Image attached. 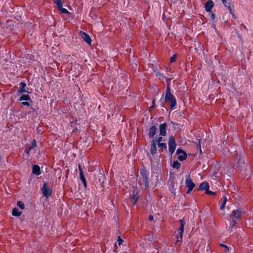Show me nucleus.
Listing matches in <instances>:
<instances>
[{"instance_id": "1", "label": "nucleus", "mask_w": 253, "mask_h": 253, "mask_svg": "<svg viewBox=\"0 0 253 253\" xmlns=\"http://www.w3.org/2000/svg\"><path fill=\"white\" fill-rule=\"evenodd\" d=\"M164 95V94L160 100V102L161 103V107H164L163 101H165V102L169 103L171 110L174 109L176 105V100L174 96L171 93L170 85L169 83L167 84V89L164 99L163 98Z\"/></svg>"}, {"instance_id": "2", "label": "nucleus", "mask_w": 253, "mask_h": 253, "mask_svg": "<svg viewBox=\"0 0 253 253\" xmlns=\"http://www.w3.org/2000/svg\"><path fill=\"white\" fill-rule=\"evenodd\" d=\"M140 174L143 182L144 183L145 189H148L149 187V172L146 168L143 167L140 169Z\"/></svg>"}, {"instance_id": "3", "label": "nucleus", "mask_w": 253, "mask_h": 253, "mask_svg": "<svg viewBox=\"0 0 253 253\" xmlns=\"http://www.w3.org/2000/svg\"><path fill=\"white\" fill-rule=\"evenodd\" d=\"M168 144L169 152L172 155L174 153L176 146L175 139L172 135L169 137Z\"/></svg>"}, {"instance_id": "4", "label": "nucleus", "mask_w": 253, "mask_h": 253, "mask_svg": "<svg viewBox=\"0 0 253 253\" xmlns=\"http://www.w3.org/2000/svg\"><path fill=\"white\" fill-rule=\"evenodd\" d=\"M42 192L43 195L46 198L51 197L52 196V191L48 187L47 183L45 181H43V186L42 188Z\"/></svg>"}, {"instance_id": "5", "label": "nucleus", "mask_w": 253, "mask_h": 253, "mask_svg": "<svg viewBox=\"0 0 253 253\" xmlns=\"http://www.w3.org/2000/svg\"><path fill=\"white\" fill-rule=\"evenodd\" d=\"M174 176L173 174L170 173L169 181V189L174 195L175 194V191L174 188Z\"/></svg>"}, {"instance_id": "6", "label": "nucleus", "mask_w": 253, "mask_h": 253, "mask_svg": "<svg viewBox=\"0 0 253 253\" xmlns=\"http://www.w3.org/2000/svg\"><path fill=\"white\" fill-rule=\"evenodd\" d=\"M176 154L178 155V159L180 161H183L187 157V153L180 148H178L176 152Z\"/></svg>"}, {"instance_id": "7", "label": "nucleus", "mask_w": 253, "mask_h": 253, "mask_svg": "<svg viewBox=\"0 0 253 253\" xmlns=\"http://www.w3.org/2000/svg\"><path fill=\"white\" fill-rule=\"evenodd\" d=\"M79 35L81 39L85 42L88 44H91L92 40L88 34H86L85 32L82 31H81L79 33Z\"/></svg>"}, {"instance_id": "8", "label": "nucleus", "mask_w": 253, "mask_h": 253, "mask_svg": "<svg viewBox=\"0 0 253 253\" xmlns=\"http://www.w3.org/2000/svg\"><path fill=\"white\" fill-rule=\"evenodd\" d=\"M185 185L186 186L188 187V188L193 189L195 186V184L191 178L190 174H188L186 176Z\"/></svg>"}, {"instance_id": "9", "label": "nucleus", "mask_w": 253, "mask_h": 253, "mask_svg": "<svg viewBox=\"0 0 253 253\" xmlns=\"http://www.w3.org/2000/svg\"><path fill=\"white\" fill-rule=\"evenodd\" d=\"M139 197L140 196L138 195V191L135 190H133L132 194L130 197V199L132 202L133 205L136 204L137 201H138Z\"/></svg>"}, {"instance_id": "10", "label": "nucleus", "mask_w": 253, "mask_h": 253, "mask_svg": "<svg viewBox=\"0 0 253 253\" xmlns=\"http://www.w3.org/2000/svg\"><path fill=\"white\" fill-rule=\"evenodd\" d=\"M167 124L166 123L161 124L159 126V135L165 136L167 134Z\"/></svg>"}, {"instance_id": "11", "label": "nucleus", "mask_w": 253, "mask_h": 253, "mask_svg": "<svg viewBox=\"0 0 253 253\" xmlns=\"http://www.w3.org/2000/svg\"><path fill=\"white\" fill-rule=\"evenodd\" d=\"M214 5V2L212 0H208L205 4V10L208 12H211L212 8Z\"/></svg>"}, {"instance_id": "12", "label": "nucleus", "mask_w": 253, "mask_h": 253, "mask_svg": "<svg viewBox=\"0 0 253 253\" xmlns=\"http://www.w3.org/2000/svg\"><path fill=\"white\" fill-rule=\"evenodd\" d=\"M242 213V211L240 210H233L230 216L232 219H234V218L240 219L241 217Z\"/></svg>"}, {"instance_id": "13", "label": "nucleus", "mask_w": 253, "mask_h": 253, "mask_svg": "<svg viewBox=\"0 0 253 253\" xmlns=\"http://www.w3.org/2000/svg\"><path fill=\"white\" fill-rule=\"evenodd\" d=\"M150 152L152 155H154L157 152L156 142L154 139L151 141Z\"/></svg>"}, {"instance_id": "14", "label": "nucleus", "mask_w": 253, "mask_h": 253, "mask_svg": "<svg viewBox=\"0 0 253 253\" xmlns=\"http://www.w3.org/2000/svg\"><path fill=\"white\" fill-rule=\"evenodd\" d=\"M157 130V127L155 126H151L149 129L148 132V136L150 138H153L155 136Z\"/></svg>"}, {"instance_id": "15", "label": "nucleus", "mask_w": 253, "mask_h": 253, "mask_svg": "<svg viewBox=\"0 0 253 253\" xmlns=\"http://www.w3.org/2000/svg\"><path fill=\"white\" fill-rule=\"evenodd\" d=\"M41 174V170L39 166L33 165V175H39Z\"/></svg>"}, {"instance_id": "16", "label": "nucleus", "mask_w": 253, "mask_h": 253, "mask_svg": "<svg viewBox=\"0 0 253 253\" xmlns=\"http://www.w3.org/2000/svg\"><path fill=\"white\" fill-rule=\"evenodd\" d=\"M209 184L208 182H203L200 184L198 190H205L206 191L209 189Z\"/></svg>"}, {"instance_id": "17", "label": "nucleus", "mask_w": 253, "mask_h": 253, "mask_svg": "<svg viewBox=\"0 0 253 253\" xmlns=\"http://www.w3.org/2000/svg\"><path fill=\"white\" fill-rule=\"evenodd\" d=\"M180 226L179 228V232L180 237L181 238V239L182 234L184 231V227L185 225V222L183 219H182L180 220Z\"/></svg>"}, {"instance_id": "18", "label": "nucleus", "mask_w": 253, "mask_h": 253, "mask_svg": "<svg viewBox=\"0 0 253 253\" xmlns=\"http://www.w3.org/2000/svg\"><path fill=\"white\" fill-rule=\"evenodd\" d=\"M32 149V145H29L26 148L25 152L23 153V158L25 160H27L29 158V155L30 154V151Z\"/></svg>"}, {"instance_id": "19", "label": "nucleus", "mask_w": 253, "mask_h": 253, "mask_svg": "<svg viewBox=\"0 0 253 253\" xmlns=\"http://www.w3.org/2000/svg\"><path fill=\"white\" fill-rule=\"evenodd\" d=\"M26 84L24 82H21L20 84V88L18 91L19 94H21L23 92H27L25 89Z\"/></svg>"}, {"instance_id": "20", "label": "nucleus", "mask_w": 253, "mask_h": 253, "mask_svg": "<svg viewBox=\"0 0 253 253\" xmlns=\"http://www.w3.org/2000/svg\"><path fill=\"white\" fill-rule=\"evenodd\" d=\"M21 213L22 212L16 208H14L12 210V214L14 216H19Z\"/></svg>"}, {"instance_id": "21", "label": "nucleus", "mask_w": 253, "mask_h": 253, "mask_svg": "<svg viewBox=\"0 0 253 253\" xmlns=\"http://www.w3.org/2000/svg\"><path fill=\"white\" fill-rule=\"evenodd\" d=\"M151 173L152 175H155L156 177H158L160 173V170L157 168H152L151 170Z\"/></svg>"}, {"instance_id": "22", "label": "nucleus", "mask_w": 253, "mask_h": 253, "mask_svg": "<svg viewBox=\"0 0 253 253\" xmlns=\"http://www.w3.org/2000/svg\"><path fill=\"white\" fill-rule=\"evenodd\" d=\"M31 98L29 95L28 94H22L21 97H20L19 100H26V101H29L30 100Z\"/></svg>"}, {"instance_id": "23", "label": "nucleus", "mask_w": 253, "mask_h": 253, "mask_svg": "<svg viewBox=\"0 0 253 253\" xmlns=\"http://www.w3.org/2000/svg\"><path fill=\"white\" fill-rule=\"evenodd\" d=\"M80 178L81 180L82 181L83 184H84V186L85 188L86 187V179L84 177V174H82L80 175Z\"/></svg>"}, {"instance_id": "24", "label": "nucleus", "mask_w": 253, "mask_h": 253, "mask_svg": "<svg viewBox=\"0 0 253 253\" xmlns=\"http://www.w3.org/2000/svg\"><path fill=\"white\" fill-rule=\"evenodd\" d=\"M181 166V164L177 161H174L172 164V167L176 169H179Z\"/></svg>"}, {"instance_id": "25", "label": "nucleus", "mask_w": 253, "mask_h": 253, "mask_svg": "<svg viewBox=\"0 0 253 253\" xmlns=\"http://www.w3.org/2000/svg\"><path fill=\"white\" fill-rule=\"evenodd\" d=\"M223 202L220 206V209L221 210H223L224 209L226 202H227V198L226 196H223Z\"/></svg>"}, {"instance_id": "26", "label": "nucleus", "mask_w": 253, "mask_h": 253, "mask_svg": "<svg viewBox=\"0 0 253 253\" xmlns=\"http://www.w3.org/2000/svg\"><path fill=\"white\" fill-rule=\"evenodd\" d=\"M58 9L63 13L70 14V12L66 8H63L62 6L58 8Z\"/></svg>"}, {"instance_id": "27", "label": "nucleus", "mask_w": 253, "mask_h": 253, "mask_svg": "<svg viewBox=\"0 0 253 253\" xmlns=\"http://www.w3.org/2000/svg\"><path fill=\"white\" fill-rule=\"evenodd\" d=\"M159 148L162 149H166L167 148V144L165 143H160L158 144Z\"/></svg>"}, {"instance_id": "28", "label": "nucleus", "mask_w": 253, "mask_h": 253, "mask_svg": "<svg viewBox=\"0 0 253 253\" xmlns=\"http://www.w3.org/2000/svg\"><path fill=\"white\" fill-rule=\"evenodd\" d=\"M17 205L19 207V208L21 210H23L25 208L24 204L21 201H18L17 203Z\"/></svg>"}, {"instance_id": "29", "label": "nucleus", "mask_w": 253, "mask_h": 253, "mask_svg": "<svg viewBox=\"0 0 253 253\" xmlns=\"http://www.w3.org/2000/svg\"><path fill=\"white\" fill-rule=\"evenodd\" d=\"M54 2L56 4L57 8H59V7L63 5L61 0H55Z\"/></svg>"}, {"instance_id": "30", "label": "nucleus", "mask_w": 253, "mask_h": 253, "mask_svg": "<svg viewBox=\"0 0 253 253\" xmlns=\"http://www.w3.org/2000/svg\"><path fill=\"white\" fill-rule=\"evenodd\" d=\"M117 242H118L119 246H121L124 242V240L121 238V236H118Z\"/></svg>"}, {"instance_id": "31", "label": "nucleus", "mask_w": 253, "mask_h": 253, "mask_svg": "<svg viewBox=\"0 0 253 253\" xmlns=\"http://www.w3.org/2000/svg\"><path fill=\"white\" fill-rule=\"evenodd\" d=\"M206 193L208 195H216L215 192L210 191V190H209V189L207 190L206 191Z\"/></svg>"}, {"instance_id": "32", "label": "nucleus", "mask_w": 253, "mask_h": 253, "mask_svg": "<svg viewBox=\"0 0 253 253\" xmlns=\"http://www.w3.org/2000/svg\"><path fill=\"white\" fill-rule=\"evenodd\" d=\"M209 15H210V16L212 20H213V19H215V14H214L212 12H211H211H209Z\"/></svg>"}, {"instance_id": "33", "label": "nucleus", "mask_w": 253, "mask_h": 253, "mask_svg": "<svg viewBox=\"0 0 253 253\" xmlns=\"http://www.w3.org/2000/svg\"><path fill=\"white\" fill-rule=\"evenodd\" d=\"M176 55L174 54L170 58V62H173L176 60Z\"/></svg>"}, {"instance_id": "34", "label": "nucleus", "mask_w": 253, "mask_h": 253, "mask_svg": "<svg viewBox=\"0 0 253 253\" xmlns=\"http://www.w3.org/2000/svg\"><path fill=\"white\" fill-rule=\"evenodd\" d=\"M78 167H79V172H80V175L82 174H84L82 166H81L80 164H79Z\"/></svg>"}, {"instance_id": "35", "label": "nucleus", "mask_w": 253, "mask_h": 253, "mask_svg": "<svg viewBox=\"0 0 253 253\" xmlns=\"http://www.w3.org/2000/svg\"><path fill=\"white\" fill-rule=\"evenodd\" d=\"M163 140V138L162 137H159L157 138V139L155 141L156 142V143H157L158 144V143H161V141H162Z\"/></svg>"}, {"instance_id": "36", "label": "nucleus", "mask_w": 253, "mask_h": 253, "mask_svg": "<svg viewBox=\"0 0 253 253\" xmlns=\"http://www.w3.org/2000/svg\"><path fill=\"white\" fill-rule=\"evenodd\" d=\"M220 246L222 247H223L224 248H225L227 252H228L229 251V248L227 246H226L224 244H220Z\"/></svg>"}, {"instance_id": "37", "label": "nucleus", "mask_w": 253, "mask_h": 253, "mask_svg": "<svg viewBox=\"0 0 253 253\" xmlns=\"http://www.w3.org/2000/svg\"><path fill=\"white\" fill-rule=\"evenodd\" d=\"M232 222L233 223L230 224V227L231 228H233V227L234 226L235 224L236 223V221L234 219H232Z\"/></svg>"}, {"instance_id": "38", "label": "nucleus", "mask_w": 253, "mask_h": 253, "mask_svg": "<svg viewBox=\"0 0 253 253\" xmlns=\"http://www.w3.org/2000/svg\"><path fill=\"white\" fill-rule=\"evenodd\" d=\"M155 99L152 101V106L150 108V109L154 108L155 107Z\"/></svg>"}, {"instance_id": "39", "label": "nucleus", "mask_w": 253, "mask_h": 253, "mask_svg": "<svg viewBox=\"0 0 253 253\" xmlns=\"http://www.w3.org/2000/svg\"><path fill=\"white\" fill-rule=\"evenodd\" d=\"M148 219L150 221H152L154 220V217L153 215H150L149 216H148Z\"/></svg>"}, {"instance_id": "40", "label": "nucleus", "mask_w": 253, "mask_h": 253, "mask_svg": "<svg viewBox=\"0 0 253 253\" xmlns=\"http://www.w3.org/2000/svg\"><path fill=\"white\" fill-rule=\"evenodd\" d=\"M37 146L36 141L35 139L33 140V149Z\"/></svg>"}, {"instance_id": "41", "label": "nucleus", "mask_w": 253, "mask_h": 253, "mask_svg": "<svg viewBox=\"0 0 253 253\" xmlns=\"http://www.w3.org/2000/svg\"><path fill=\"white\" fill-rule=\"evenodd\" d=\"M222 2L225 7L228 6V3L227 2V0H223Z\"/></svg>"}, {"instance_id": "42", "label": "nucleus", "mask_w": 253, "mask_h": 253, "mask_svg": "<svg viewBox=\"0 0 253 253\" xmlns=\"http://www.w3.org/2000/svg\"><path fill=\"white\" fill-rule=\"evenodd\" d=\"M226 7L228 8V9L229 10V11H231L232 10V9L231 8V5H230V3L229 2L228 3V6H226Z\"/></svg>"}, {"instance_id": "43", "label": "nucleus", "mask_w": 253, "mask_h": 253, "mask_svg": "<svg viewBox=\"0 0 253 253\" xmlns=\"http://www.w3.org/2000/svg\"><path fill=\"white\" fill-rule=\"evenodd\" d=\"M22 104L24 106H29L30 104L28 102H22Z\"/></svg>"}, {"instance_id": "44", "label": "nucleus", "mask_w": 253, "mask_h": 253, "mask_svg": "<svg viewBox=\"0 0 253 253\" xmlns=\"http://www.w3.org/2000/svg\"><path fill=\"white\" fill-rule=\"evenodd\" d=\"M200 141H201V139H199V147L200 148V153L202 154V150H201V149Z\"/></svg>"}, {"instance_id": "45", "label": "nucleus", "mask_w": 253, "mask_h": 253, "mask_svg": "<svg viewBox=\"0 0 253 253\" xmlns=\"http://www.w3.org/2000/svg\"><path fill=\"white\" fill-rule=\"evenodd\" d=\"M148 240L151 242H152L153 240V237L152 236H149L148 237Z\"/></svg>"}, {"instance_id": "46", "label": "nucleus", "mask_w": 253, "mask_h": 253, "mask_svg": "<svg viewBox=\"0 0 253 253\" xmlns=\"http://www.w3.org/2000/svg\"><path fill=\"white\" fill-rule=\"evenodd\" d=\"M193 190L192 188H188V190L187 191V193H190V192Z\"/></svg>"}, {"instance_id": "47", "label": "nucleus", "mask_w": 253, "mask_h": 253, "mask_svg": "<svg viewBox=\"0 0 253 253\" xmlns=\"http://www.w3.org/2000/svg\"><path fill=\"white\" fill-rule=\"evenodd\" d=\"M171 79H167V83H169V81H170Z\"/></svg>"}, {"instance_id": "48", "label": "nucleus", "mask_w": 253, "mask_h": 253, "mask_svg": "<svg viewBox=\"0 0 253 253\" xmlns=\"http://www.w3.org/2000/svg\"><path fill=\"white\" fill-rule=\"evenodd\" d=\"M171 123L174 125L175 126H178V124H175V123H173V122H171Z\"/></svg>"}, {"instance_id": "49", "label": "nucleus", "mask_w": 253, "mask_h": 253, "mask_svg": "<svg viewBox=\"0 0 253 253\" xmlns=\"http://www.w3.org/2000/svg\"><path fill=\"white\" fill-rule=\"evenodd\" d=\"M32 112H33V116L35 114V110L33 109Z\"/></svg>"}, {"instance_id": "50", "label": "nucleus", "mask_w": 253, "mask_h": 253, "mask_svg": "<svg viewBox=\"0 0 253 253\" xmlns=\"http://www.w3.org/2000/svg\"><path fill=\"white\" fill-rule=\"evenodd\" d=\"M37 130L38 131V132H40L41 130L40 129H39L38 127H37Z\"/></svg>"}, {"instance_id": "51", "label": "nucleus", "mask_w": 253, "mask_h": 253, "mask_svg": "<svg viewBox=\"0 0 253 253\" xmlns=\"http://www.w3.org/2000/svg\"><path fill=\"white\" fill-rule=\"evenodd\" d=\"M232 16L234 18H236V16L235 15V14L233 13V14H232Z\"/></svg>"}, {"instance_id": "52", "label": "nucleus", "mask_w": 253, "mask_h": 253, "mask_svg": "<svg viewBox=\"0 0 253 253\" xmlns=\"http://www.w3.org/2000/svg\"><path fill=\"white\" fill-rule=\"evenodd\" d=\"M230 13L231 14H233V12L232 11V10L231 11H230Z\"/></svg>"}, {"instance_id": "53", "label": "nucleus", "mask_w": 253, "mask_h": 253, "mask_svg": "<svg viewBox=\"0 0 253 253\" xmlns=\"http://www.w3.org/2000/svg\"><path fill=\"white\" fill-rule=\"evenodd\" d=\"M221 1H223V0H221Z\"/></svg>"}]
</instances>
